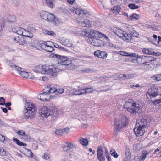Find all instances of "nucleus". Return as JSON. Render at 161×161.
Listing matches in <instances>:
<instances>
[{"label":"nucleus","mask_w":161,"mask_h":161,"mask_svg":"<svg viewBox=\"0 0 161 161\" xmlns=\"http://www.w3.org/2000/svg\"><path fill=\"white\" fill-rule=\"evenodd\" d=\"M153 78L157 81H160L161 80V74L155 75L153 77Z\"/></svg>","instance_id":"obj_47"},{"label":"nucleus","mask_w":161,"mask_h":161,"mask_svg":"<svg viewBox=\"0 0 161 161\" xmlns=\"http://www.w3.org/2000/svg\"><path fill=\"white\" fill-rule=\"evenodd\" d=\"M39 114L42 118H47L48 116L50 115L53 119H55L59 114V111L56 108H52L51 109L46 106H44L40 109Z\"/></svg>","instance_id":"obj_1"},{"label":"nucleus","mask_w":161,"mask_h":161,"mask_svg":"<svg viewBox=\"0 0 161 161\" xmlns=\"http://www.w3.org/2000/svg\"><path fill=\"white\" fill-rule=\"evenodd\" d=\"M44 43H45V44H46V47L53 46V43L51 41H48L47 42H45Z\"/></svg>","instance_id":"obj_52"},{"label":"nucleus","mask_w":161,"mask_h":161,"mask_svg":"<svg viewBox=\"0 0 161 161\" xmlns=\"http://www.w3.org/2000/svg\"><path fill=\"white\" fill-rule=\"evenodd\" d=\"M6 154V152L2 148H0V155L2 156H5Z\"/></svg>","instance_id":"obj_57"},{"label":"nucleus","mask_w":161,"mask_h":161,"mask_svg":"<svg viewBox=\"0 0 161 161\" xmlns=\"http://www.w3.org/2000/svg\"><path fill=\"white\" fill-rule=\"evenodd\" d=\"M64 89L61 88L60 89H59L58 90H57V91L56 92L58 93L59 94H61L64 92Z\"/></svg>","instance_id":"obj_63"},{"label":"nucleus","mask_w":161,"mask_h":161,"mask_svg":"<svg viewBox=\"0 0 161 161\" xmlns=\"http://www.w3.org/2000/svg\"><path fill=\"white\" fill-rule=\"evenodd\" d=\"M134 74H122L120 75V78L124 79H129L134 77Z\"/></svg>","instance_id":"obj_23"},{"label":"nucleus","mask_w":161,"mask_h":161,"mask_svg":"<svg viewBox=\"0 0 161 161\" xmlns=\"http://www.w3.org/2000/svg\"><path fill=\"white\" fill-rule=\"evenodd\" d=\"M148 55H151L157 56L159 55L158 53H155L154 52L153 50L152 49H148Z\"/></svg>","instance_id":"obj_40"},{"label":"nucleus","mask_w":161,"mask_h":161,"mask_svg":"<svg viewBox=\"0 0 161 161\" xmlns=\"http://www.w3.org/2000/svg\"><path fill=\"white\" fill-rule=\"evenodd\" d=\"M37 44L39 46H40L41 48L44 50H46V46L44 42V43H38Z\"/></svg>","instance_id":"obj_49"},{"label":"nucleus","mask_w":161,"mask_h":161,"mask_svg":"<svg viewBox=\"0 0 161 161\" xmlns=\"http://www.w3.org/2000/svg\"><path fill=\"white\" fill-rule=\"evenodd\" d=\"M50 56L51 58H56L59 59L60 62H58V63L62 65H68L72 63L71 61L66 56H61L54 53L51 54Z\"/></svg>","instance_id":"obj_8"},{"label":"nucleus","mask_w":161,"mask_h":161,"mask_svg":"<svg viewBox=\"0 0 161 161\" xmlns=\"http://www.w3.org/2000/svg\"><path fill=\"white\" fill-rule=\"evenodd\" d=\"M139 18V15L135 13H133L132 14L130 15V19L131 20L134 19L137 20Z\"/></svg>","instance_id":"obj_42"},{"label":"nucleus","mask_w":161,"mask_h":161,"mask_svg":"<svg viewBox=\"0 0 161 161\" xmlns=\"http://www.w3.org/2000/svg\"><path fill=\"white\" fill-rule=\"evenodd\" d=\"M24 133H25V132H24L23 130H19L17 132V134L19 135H20L21 137L23 134H24Z\"/></svg>","instance_id":"obj_61"},{"label":"nucleus","mask_w":161,"mask_h":161,"mask_svg":"<svg viewBox=\"0 0 161 161\" xmlns=\"http://www.w3.org/2000/svg\"><path fill=\"white\" fill-rule=\"evenodd\" d=\"M24 151H23L22 153L27 157H30L32 158L33 157V153L29 149L24 148Z\"/></svg>","instance_id":"obj_24"},{"label":"nucleus","mask_w":161,"mask_h":161,"mask_svg":"<svg viewBox=\"0 0 161 161\" xmlns=\"http://www.w3.org/2000/svg\"><path fill=\"white\" fill-rule=\"evenodd\" d=\"M121 7L119 5H116L114 6L111 9V11L115 14H118L120 12Z\"/></svg>","instance_id":"obj_29"},{"label":"nucleus","mask_w":161,"mask_h":161,"mask_svg":"<svg viewBox=\"0 0 161 161\" xmlns=\"http://www.w3.org/2000/svg\"><path fill=\"white\" fill-rule=\"evenodd\" d=\"M55 133L56 134L58 135H62L63 134H64V133H63V129H59L55 131Z\"/></svg>","instance_id":"obj_44"},{"label":"nucleus","mask_w":161,"mask_h":161,"mask_svg":"<svg viewBox=\"0 0 161 161\" xmlns=\"http://www.w3.org/2000/svg\"><path fill=\"white\" fill-rule=\"evenodd\" d=\"M4 23H3L0 24V37L2 36V32L4 27Z\"/></svg>","instance_id":"obj_48"},{"label":"nucleus","mask_w":161,"mask_h":161,"mask_svg":"<svg viewBox=\"0 0 161 161\" xmlns=\"http://www.w3.org/2000/svg\"><path fill=\"white\" fill-rule=\"evenodd\" d=\"M102 37L105 38L106 39L108 40V41H110V40L109 39V38H108V36H106V35L104 34H102L101 32H99L98 38H102Z\"/></svg>","instance_id":"obj_43"},{"label":"nucleus","mask_w":161,"mask_h":161,"mask_svg":"<svg viewBox=\"0 0 161 161\" xmlns=\"http://www.w3.org/2000/svg\"><path fill=\"white\" fill-rule=\"evenodd\" d=\"M66 143L67 145L65 146L64 147V149L65 151L69 150L73 148L74 145L72 143L68 142Z\"/></svg>","instance_id":"obj_33"},{"label":"nucleus","mask_w":161,"mask_h":161,"mask_svg":"<svg viewBox=\"0 0 161 161\" xmlns=\"http://www.w3.org/2000/svg\"><path fill=\"white\" fill-rule=\"evenodd\" d=\"M129 37H130V40L129 41H131L132 39V37H138L139 36V33L136 32L135 30H132L131 31H130L129 33Z\"/></svg>","instance_id":"obj_25"},{"label":"nucleus","mask_w":161,"mask_h":161,"mask_svg":"<svg viewBox=\"0 0 161 161\" xmlns=\"http://www.w3.org/2000/svg\"><path fill=\"white\" fill-rule=\"evenodd\" d=\"M49 94L50 93H53L55 92H56L57 91V89H56L54 87H50V88L49 89Z\"/></svg>","instance_id":"obj_56"},{"label":"nucleus","mask_w":161,"mask_h":161,"mask_svg":"<svg viewBox=\"0 0 161 161\" xmlns=\"http://www.w3.org/2000/svg\"><path fill=\"white\" fill-rule=\"evenodd\" d=\"M50 86H48L47 87H45V88L43 90V92H44L48 94H49V91L50 88Z\"/></svg>","instance_id":"obj_53"},{"label":"nucleus","mask_w":161,"mask_h":161,"mask_svg":"<svg viewBox=\"0 0 161 161\" xmlns=\"http://www.w3.org/2000/svg\"><path fill=\"white\" fill-rule=\"evenodd\" d=\"M5 140V137L2 135L0 134V142H3Z\"/></svg>","instance_id":"obj_62"},{"label":"nucleus","mask_w":161,"mask_h":161,"mask_svg":"<svg viewBox=\"0 0 161 161\" xmlns=\"http://www.w3.org/2000/svg\"><path fill=\"white\" fill-rule=\"evenodd\" d=\"M13 141L15 142L19 146H26V144L25 143H24L22 142H20L18 139L14 138Z\"/></svg>","instance_id":"obj_36"},{"label":"nucleus","mask_w":161,"mask_h":161,"mask_svg":"<svg viewBox=\"0 0 161 161\" xmlns=\"http://www.w3.org/2000/svg\"><path fill=\"white\" fill-rule=\"evenodd\" d=\"M128 122V119L125 115H121L118 122L116 119H115V125L114 128L115 130L118 131L122 127L126 126Z\"/></svg>","instance_id":"obj_5"},{"label":"nucleus","mask_w":161,"mask_h":161,"mask_svg":"<svg viewBox=\"0 0 161 161\" xmlns=\"http://www.w3.org/2000/svg\"><path fill=\"white\" fill-rule=\"evenodd\" d=\"M46 1V3L47 5L51 8H52L54 6L55 0H45Z\"/></svg>","instance_id":"obj_35"},{"label":"nucleus","mask_w":161,"mask_h":161,"mask_svg":"<svg viewBox=\"0 0 161 161\" xmlns=\"http://www.w3.org/2000/svg\"><path fill=\"white\" fill-rule=\"evenodd\" d=\"M63 133H64V134L65 133H68L69 131V129L68 128H66L64 129H63Z\"/></svg>","instance_id":"obj_59"},{"label":"nucleus","mask_w":161,"mask_h":161,"mask_svg":"<svg viewBox=\"0 0 161 161\" xmlns=\"http://www.w3.org/2000/svg\"><path fill=\"white\" fill-rule=\"evenodd\" d=\"M42 157L45 160L49 159L51 158L50 155L48 154V153H45L42 156Z\"/></svg>","instance_id":"obj_50"},{"label":"nucleus","mask_w":161,"mask_h":161,"mask_svg":"<svg viewBox=\"0 0 161 161\" xmlns=\"http://www.w3.org/2000/svg\"><path fill=\"white\" fill-rule=\"evenodd\" d=\"M79 24L83 27H90L91 26V23L90 21L88 19L85 20L84 21L81 22H79Z\"/></svg>","instance_id":"obj_22"},{"label":"nucleus","mask_w":161,"mask_h":161,"mask_svg":"<svg viewBox=\"0 0 161 161\" xmlns=\"http://www.w3.org/2000/svg\"><path fill=\"white\" fill-rule=\"evenodd\" d=\"M40 16L42 19L47 21L53 22V24L55 25H58L59 21L57 18L52 13L46 11H42L40 13Z\"/></svg>","instance_id":"obj_4"},{"label":"nucleus","mask_w":161,"mask_h":161,"mask_svg":"<svg viewBox=\"0 0 161 161\" xmlns=\"http://www.w3.org/2000/svg\"><path fill=\"white\" fill-rule=\"evenodd\" d=\"M110 153L112 156L115 158H117L118 157V155L117 153L114 149H112L110 150Z\"/></svg>","instance_id":"obj_41"},{"label":"nucleus","mask_w":161,"mask_h":161,"mask_svg":"<svg viewBox=\"0 0 161 161\" xmlns=\"http://www.w3.org/2000/svg\"><path fill=\"white\" fill-rule=\"evenodd\" d=\"M26 108L24 110V117L25 119L33 118L36 113V108L34 104L30 103H27L25 104Z\"/></svg>","instance_id":"obj_3"},{"label":"nucleus","mask_w":161,"mask_h":161,"mask_svg":"<svg viewBox=\"0 0 161 161\" xmlns=\"http://www.w3.org/2000/svg\"><path fill=\"white\" fill-rule=\"evenodd\" d=\"M42 80L43 81L46 82L48 80V78L46 76H42Z\"/></svg>","instance_id":"obj_64"},{"label":"nucleus","mask_w":161,"mask_h":161,"mask_svg":"<svg viewBox=\"0 0 161 161\" xmlns=\"http://www.w3.org/2000/svg\"><path fill=\"white\" fill-rule=\"evenodd\" d=\"M20 37H19V36L14 37L13 39V40L16 43H19V42L20 41Z\"/></svg>","instance_id":"obj_58"},{"label":"nucleus","mask_w":161,"mask_h":161,"mask_svg":"<svg viewBox=\"0 0 161 161\" xmlns=\"http://www.w3.org/2000/svg\"><path fill=\"white\" fill-rule=\"evenodd\" d=\"M44 69L45 71V74L54 77L57 75L59 70L58 68L55 67L52 65H46V67H44Z\"/></svg>","instance_id":"obj_7"},{"label":"nucleus","mask_w":161,"mask_h":161,"mask_svg":"<svg viewBox=\"0 0 161 161\" xmlns=\"http://www.w3.org/2000/svg\"><path fill=\"white\" fill-rule=\"evenodd\" d=\"M71 93L73 95H83L82 89H72L71 91Z\"/></svg>","instance_id":"obj_26"},{"label":"nucleus","mask_w":161,"mask_h":161,"mask_svg":"<svg viewBox=\"0 0 161 161\" xmlns=\"http://www.w3.org/2000/svg\"><path fill=\"white\" fill-rule=\"evenodd\" d=\"M83 94L87 93H90L93 91V88L90 87L83 89Z\"/></svg>","instance_id":"obj_38"},{"label":"nucleus","mask_w":161,"mask_h":161,"mask_svg":"<svg viewBox=\"0 0 161 161\" xmlns=\"http://www.w3.org/2000/svg\"><path fill=\"white\" fill-rule=\"evenodd\" d=\"M30 136L26 135L25 132L24 134L21 136H20V138L21 139H24L25 140L27 141L30 139Z\"/></svg>","instance_id":"obj_46"},{"label":"nucleus","mask_w":161,"mask_h":161,"mask_svg":"<svg viewBox=\"0 0 161 161\" xmlns=\"http://www.w3.org/2000/svg\"><path fill=\"white\" fill-rule=\"evenodd\" d=\"M82 72L83 73H90L92 72L93 71L91 69L87 68L86 69L83 70Z\"/></svg>","instance_id":"obj_55"},{"label":"nucleus","mask_w":161,"mask_h":161,"mask_svg":"<svg viewBox=\"0 0 161 161\" xmlns=\"http://www.w3.org/2000/svg\"><path fill=\"white\" fill-rule=\"evenodd\" d=\"M22 36L26 37L31 38L33 36V34L31 31L24 29V30H23Z\"/></svg>","instance_id":"obj_30"},{"label":"nucleus","mask_w":161,"mask_h":161,"mask_svg":"<svg viewBox=\"0 0 161 161\" xmlns=\"http://www.w3.org/2000/svg\"><path fill=\"white\" fill-rule=\"evenodd\" d=\"M149 153V152H148L147 150L143 151L140 157L141 160L142 161L144 160L145 159L147 156L148 155Z\"/></svg>","instance_id":"obj_34"},{"label":"nucleus","mask_w":161,"mask_h":161,"mask_svg":"<svg viewBox=\"0 0 161 161\" xmlns=\"http://www.w3.org/2000/svg\"><path fill=\"white\" fill-rule=\"evenodd\" d=\"M14 32L16 33L17 34L22 36L23 34V30L24 29L21 27H19L18 28L17 30L15 31L13 29H12Z\"/></svg>","instance_id":"obj_37"},{"label":"nucleus","mask_w":161,"mask_h":161,"mask_svg":"<svg viewBox=\"0 0 161 161\" xmlns=\"http://www.w3.org/2000/svg\"><path fill=\"white\" fill-rule=\"evenodd\" d=\"M125 158L127 161H130L131 158V153L130 150L128 148H126L125 150Z\"/></svg>","instance_id":"obj_28"},{"label":"nucleus","mask_w":161,"mask_h":161,"mask_svg":"<svg viewBox=\"0 0 161 161\" xmlns=\"http://www.w3.org/2000/svg\"><path fill=\"white\" fill-rule=\"evenodd\" d=\"M124 107L127 111L134 114H136L137 113L139 114L142 111V107L139 104L131 100L125 102Z\"/></svg>","instance_id":"obj_2"},{"label":"nucleus","mask_w":161,"mask_h":161,"mask_svg":"<svg viewBox=\"0 0 161 161\" xmlns=\"http://www.w3.org/2000/svg\"><path fill=\"white\" fill-rule=\"evenodd\" d=\"M60 43L68 47H70L73 45L71 41L64 38H63L61 39L60 41Z\"/></svg>","instance_id":"obj_21"},{"label":"nucleus","mask_w":161,"mask_h":161,"mask_svg":"<svg viewBox=\"0 0 161 161\" xmlns=\"http://www.w3.org/2000/svg\"><path fill=\"white\" fill-rule=\"evenodd\" d=\"M97 157L100 161H104L105 158L103 154V152L102 150V147L99 146L97 150Z\"/></svg>","instance_id":"obj_18"},{"label":"nucleus","mask_w":161,"mask_h":161,"mask_svg":"<svg viewBox=\"0 0 161 161\" xmlns=\"http://www.w3.org/2000/svg\"><path fill=\"white\" fill-rule=\"evenodd\" d=\"M158 95L161 96V87L154 86L148 90L146 95L147 97L149 96L151 98L154 97ZM158 103H161V99L158 100Z\"/></svg>","instance_id":"obj_6"},{"label":"nucleus","mask_w":161,"mask_h":161,"mask_svg":"<svg viewBox=\"0 0 161 161\" xmlns=\"http://www.w3.org/2000/svg\"><path fill=\"white\" fill-rule=\"evenodd\" d=\"M150 123V119L147 118V117L145 116L141 119L140 122L138 123V124L145 128L149 125Z\"/></svg>","instance_id":"obj_15"},{"label":"nucleus","mask_w":161,"mask_h":161,"mask_svg":"<svg viewBox=\"0 0 161 161\" xmlns=\"http://www.w3.org/2000/svg\"><path fill=\"white\" fill-rule=\"evenodd\" d=\"M140 158H139L138 156H135L132 159V161H141Z\"/></svg>","instance_id":"obj_60"},{"label":"nucleus","mask_w":161,"mask_h":161,"mask_svg":"<svg viewBox=\"0 0 161 161\" xmlns=\"http://www.w3.org/2000/svg\"><path fill=\"white\" fill-rule=\"evenodd\" d=\"M128 7L131 9H137L139 7L137 5H136L134 4H130L128 5Z\"/></svg>","instance_id":"obj_45"},{"label":"nucleus","mask_w":161,"mask_h":161,"mask_svg":"<svg viewBox=\"0 0 161 161\" xmlns=\"http://www.w3.org/2000/svg\"><path fill=\"white\" fill-rule=\"evenodd\" d=\"M16 20V17L15 16L8 15L6 19V21L10 23L14 22Z\"/></svg>","instance_id":"obj_31"},{"label":"nucleus","mask_w":161,"mask_h":161,"mask_svg":"<svg viewBox=\"0 0 161 161\" xmlns=\"http://www.w3.org/2000/svg\"><path fill=\"white\" fill-rule=\"evenodd\" d=\"M46 65H37L33 69L34 71L36 73H40L42 74H45V69H44V67H46Z\"/></svg>","instance_id":"obj_19"},{"label":"nucleus","mask_w":161,"mask_h":161,"mask_svg":"<svg viewBox=\"0 0 161 161\" xmlns=\"http://www.w3.org/2000/svg\"><path fill=\"white\" fill-rule=\"evenodd\" d=\"M78 141L80 144L85 146H87L89 143V142L87 139L83 138L81 137L79 138Z\"/></svg>","instance_id":"obj_27"},{"label":"nucleus","mask_w":161,"mask_h":161,"mask_svg":"<svg viewBox=\"0 0 161 161\" xmlns=\"http://www.w3.org/2000/svg\"><path fill=\"white\" fill-rule=\"evenodd\" d=\"M71 10L73 13H75L78 15H84L87 17H88L90 16L89 12L85 10H83L81 9L80 8L78 7L73 8Z\"/></svg>","instance_id":"obj_13"},{"label":"nucleus","mask_w":161,"mask_h":161,"mask_svg":"<svg viewBox=\"0 0 161 161\" xmlns=\"http://www.w3.org/2000/svg\"><path fill=\"white\" fill-rule=\"evenodd\" d=\"M99 38L94 37L89 40L91 44L94 46L98 47L101 45L103 42L98 38Z\"/></svg>","instance_id":"obj_16"},{"label":"nucleus","mask_w":161,"mask_h":161,"mask_svg":"<svg viewBox=\"0 0 161 161\" xmlns=\"http://www.w3.org/2000/svg\"><path fill=\"white\" fill-rule=\"evenodd\" d=\"M7 64L10 66L12 69L14 70L20 72V75L23 77L27 78L28 76V72L22 71V69L18 66L15 65L13 64L10 61H7Z\"/></svg>","instance_id":"obj_10"},{"label":"nucleus","mask_w":161,"mask_h":161,"mask_svg":"<svg viewBox=\"0 0 161 161\" xmlns=\"http://www.w3.org/2000/svg\"><path fill=\"white\" fill-rule=\"evenodd\" d=\"M136 125L137 126L134 128V131L135 134L137 136H140L142 135L145 132V128L139 125L136 123Z\"/></svg>","instance_id":"obj_14"},{"label":"nucleus","mask_w":161,"mask_h":161,"mask_svg":"<svg viewBox=\"0 0 161 161\" xmlns=\"http://www.w3.org/2000/svg\"><path fill=\"white\" fill-rule=\"evenodd\" d=\"M99 32L92 29H86L82 32V35L90 38V40L94 37L98 38Z\"/></svg>","instance_id":"obj_9"},{"label":"nucleus","mask_w":161,"mask_h":161,"mask_svg":"<svg viewBox=\"0 0 161 161\" xmlns=\"http://www.w3.org/2000/svg\"><path fill=\"white\" fill-rule=\"evenodd\" d=\"M38 97L41 100L43 101L49 100L50 98V95L49 94L44 92L40 94L38 96Z\"/></svg>","instance_id":"obj_20"},{"label":"nucleus","mask_w":161,"mask_h":161,"mask_svg":"<svg viewBox=\"0 0 161 161\" xmlns=\"http://www.w3.org/2000/svg\"><path fill=\"white\" fill-rule=\"evenodd\" d=\"M115 34L118 36L122 38L124 40L129 41L131 37H129L128 34L121 29H118L115 32Z\"/></svg>","instance_id":"obj_12"},{"label":"nucleus","mask_w":161,"mask_h":161,"mask_svg":"<svg viewBox=\"0 0 161 161\" xmlns=\"http://www.w3.org/2000/svg\"><path fill=\"white\" fill-rule=\"evenodd\" d=\"M119 54L123 56H127L134 57L136 56V54L135 53H131L123 51H120L119 52Z\"/></svg>","instance_id":"obj_32"},{"label":"nucleus","mask_w":161,"mask_h":161,"mask_svg":"<svg viewBox=\"0 0 161 161\" xmlns=\"http://www.w3.org/2000/svg\"><path fill=\"white\" fill-rule=\"evenodd\" d=\"M136 57L139 59H141L142 62L141 63L143 64H145L147 65V64L151 62L155 61L156 59V58L153 56H139L136 54Z\"/></svg>","instance_id":"obj_11"},{"label":"nucleus","mask_w":161,"mask_h":161,"mask_svg":"<svg viewBox=\"0 0 161 161\" xmlns=\"http://www.w3.org/2000/svg\"><path fill=\"white\" fill-rule=\"evenodd\" d=\"M43 32L47 34L51 35L53 36H56V34L53 31H48L47 30H43Z\"/></svg>","instance_id":"obj_39"},{"label":"nucleus","mask_w":161,"mask_h":161,"mask_svg":"<svg viewBox=\"0 0 161 161\" xmlns=\"http://www.w3.org/2000/svg\"><path fill=\"white\" fill-rule=\"evenodd\" d=\"M94 54L95 56L103 59L106 58L107 56V53L105 51H101L100 50L95 51Z\"/></svg>","instance_id":"obj_17"},{"label":"nucleus","mask_w":161,"mask_h":161,"mask_svg":"<svg viewBox=\"0 0 161 161\" xmlns=\"http://www.w3.org/2000/svg\"><path fill=\"white\" fill-rule=\"evenodd\" d=\"M26 42L24 38H20V41L19 44L21 45H24L26 44Z\"/></svg>","instance_id":"obj_54"},{"label":"nucleus","mask_w":161,"mask_h":161,"mask_svg":"<svg viewBox=\"0 0 161 161\" xmlns=\"http://www.w3.org/2000/svg\"><path fill=\"white\" fill-rule=\"evenodd\" d=\"M53 47V46L46 47V49L45 51L47 52H52L54 50Z\"/></svg>","instance_id":"obj_51"}]
</instances>
